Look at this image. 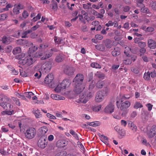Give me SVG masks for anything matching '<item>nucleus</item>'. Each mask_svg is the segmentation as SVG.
Masks as SVG:
<instances>
[{
    "mask_svg": "<svg viewBox=\"0 0 156 156\" xmlns=\"http://www.w3.org/2000/svg\"><path fill=\"white\" fill-rule=\"evenodd\" d=\"M61 85L63 87V89L66 88V87H68L71 84L70 81L68 79L64 80L62 82Z\"/></svg>",
    "mask_w": 156,
    "mask_h": 156,
    "instance_id": "6ab92c4d",
    "label": "nucleus"
},
{
    "mask_svg": "<svg viewBox=\"0 0 156 156\" xmlns=\"http://www.w3.org/2000/svg\"><path fill=\"white\" fill-rule=\"evenodd\" d=\"M130 105V103L128 101H125L122 103L120 109L123 111L122 113V116L124 117L126 115L128 112L127 108L129 107Z\"/></svg>",
    "mask_w": 156,
    "mask_h": 156,
    "instance_id": "6e6552de",
    "label": "nucleus"
},
{
    "mask_svg": "<svg viewBox=\"0 0 156 156\" xmlns=\"http://www.w3.org/2000/svg\"><path fill=\"white\" fill-rule=\"evenodd\" d=\"M113 22L111 21H109L108 23H106L105 25L107 27L110 26H112L113 25Z\"/></svg>",
    "mask_w": 156,
    "mask_h": 156,
    "instance_id": "0e129e2a",
    "label": "nucleus"
},
{
    "mask_svg": "<svg viewBox=\"0 0 156 156\" xmlns=\"http://www.w3.org/2000/svg\"><path fill=\"white\" fill-rule=\"evenodd\" d=\"M2 41L3 43L8 44L9 43V38L4 36L2 37Z\"/></svg>",
    "mask_w": 156,
    "mask_h": 156,
    "instance_id": "473e14b6",
    "label": "nucleus"
},
{
    "mask_svg": "<svg viewBox=\"0 0 156 156\" xmlns=\"http://www.w3.org/2000/svg\"><path fill=\"white\" fill-rule=\"evenodd\" d=\"M101 106L99 105L96 106L94 107L92 109L94 112H98L101 109Z\"/></svg>",
    "mask_w": 156,
    "mask_h": 156,
    "instance_id": "58836bf2",
    "label": "nucleus"
},
{
    "mask_svg": "<svg viewBox=\"0 0 156 156\" xmlns=\"http://www.w3.org/2000/svg\"><path fill=\"white\" fill-rule=\"evenodd\" d=\"M18 41L23 44H26L28 43V41L25 39H20L18 40Z\"/></svg>",
    "mask_w": 156,
    "mask_h": 156,
    "instance_id": "680f3d73",
    "label": "nucleus"
},
{
    "mask_svg": "<svg viewBox=\"0 0 156 156\" xmlns=\"http://www.w3.org/2000/svg\"><path fill=\"white\" fill-rule=\"evenodd\" d=\"M115 129L118 133L119 134L121 138L122 136H124L126 135L125 131L120 128L119 126H116L115 128Z\"/></svg>",
    "mask_w": 156,
    "mask_h": 156,
    "instance_id": "2eb2a0df",
    "label": "nucleus"
},
{
    "mask_svg": "<svg viewBox=\"0 0 156 156\" xmlns=\"http://www.w3.org/2000/svg\"><path fill=\"white\" fill-rule=\"evenodd\" d=\"M33 112L36 118H40L42 117V114H41L39 110L38 109L35 110H33Z\"/></svg>",
    "mask_w": 156,
    "mask_h": 156,
    "instance_id": "b1692460",
    "label": "nucleus"
},
{
    "mask_svg": "<svg viewBox=\"0 0 156 156\" xmlns=\"http://www.w3.org/2000/svg\"><path fill=\"white\" fill-rule=\"evenodd\" d=\"M142 118L144 121H145L148 119V117L145 114H142Z\"/></svg>",
    "mask_w": 156,
    "mask_h": 156,
    "instance_id": "6e6d98bb",
    "label": "nucleus"
},
{
    "mask_svg": "<svg viewBox=\"0 0 156 156\" xmlns=\"http://www.w3.org/2000/svg\"><path fill=\"white\" fill-rule=\"evenodd\" d=\"M25 94L27 97L30 99L31 98V96L34 95V93L31 92H25Z\"/></svg>",
    "mask_w": 156,
    "mask_h": 156,
    "instance_id": "a19ab883",
    "label": "nucleus"
},
{
    "mask_svg": "<svg viewBox=\"0 0 156 156\" xmlns=\"http://www.w3.org/2000/svg\"><path fill=\"white\" fill-rule=\"evenodd\" d=\"M123 63L126 65L130 64L132 63V61L130 59H127L123 60Z\"/></svg>",
    "mask_w": 156,
    "mask_h": 156,
    "instance_id": "ea45409f",
    "label": "nucleus"
},
{
    "mask_svg": "<svg viewBox=\"0 0 156 156\" xmlns=\"http://www.w3.org/2000/svg\"><path fill=\"white\" fill-rule=\"evenodd\" d=\"M86 94L85 92H83V93L80 94V101L82 103V102L81 101L82 100H84V98H85V97Z\"/></svg>",
    "mask_w": 156,
    "mask_h": 156,
    "instance_id": "a18cd8bd",
    "label": "nucleus"
},
{
    "mask_svg": "<svg viewBox=\"0 0 156 156\" xmlns=\"http://www.w3.org/2000/svg\"><path fill=\"white\" fill-rule=\"evenodd\" d=\"M34 58V59L29 55L28 56L27 55L23 59L19 61V64L22 65L27 64L28 66H30L35 61V58Z\"/></svg>",
    "mask_w": 156,
    "mask_h": 156,
    "instance_id": "20e7f679",
    "label": "nucleus"
},
{
    "mask_svg": "<svg viewBox=\"0 0 156 156\" xmlns=\"http://www.w3.org/2000/svg\"><path fill=\"white\" fill-rule=\"evenodd\" d=\"M131 71L134 73L136 74L139 73V71L138 69L134 67H132L131 68Z\"/></svg>",
    "mask_w": 156,
    "mask_h": 156,
    "instance_id": "49530a36",
    "label": "nucleus"
},
{
    "mask_svg": "<svg viewBox=\"0 0 156 156\" xmlns=\"http://www.w3.org/2000/svg\"><path fill=\"white\" fill-rule=\"evenodd\" d=\"M48 131L47 128L46 126H43L40 128L39 129V132L42 136L46 133Z\"/></svg>",
    "mask_w": 156,
    "mask_h": 156,
    "instance_id": "5701e85b",
    "label": "nucleus"
},
{
    "mask_svg": "<svg viewBox=\"0 0 156 156\" xmlns=\"http://www.w3.org/2000/svg\"><path fill=\"white\" fill-rule=\"evenodd\" d=\"M151 73L149 72L145 73L144 74V78L146 80H149L150 79Z\"/></svg>",
    "mask_w": 156,
    "mask_h": 156,
    "instance_id": "f704fd0d",
    "label": "nucleus"
},
{
    "mask_svg": "<svg viewBox=\"0 0 156 156\" xmlns=\"http://www.w3.org/2000/svg\"><path fill=\"white\" fill-rule=\"evenodd\" d=\"M13 5L10 4H9L7 5L5 8L4 9V10L5 11H8L9 8H12Z\"/></svg>",
    "mask_w": 156,
    "mask_h": 156,
    "instance_id": "052dcab7",
    "label": "nucleus"
},
{
    "mask_svg": "<svg viewBox=\"0 0 156 156\" xmlns=\"http://www.w3.org/2000/svg\"><path fill=\"white\" fill-rule=\"evenodd\" d=\"M26 137L29 139H31L35 137L36 134V130L33 127H30L27 129L25 133Z\"/></svg>",
    "mask_w": 156,
    "mask_h": 156,
    "instance_id": "39448f33",
    "label": "nucleus"
},
{
    "mask_svg": "<svg viewBox=\"0 0 156 156\" xmlns=\"http://www.w3.org/2000/svg\"><path fill=\"white\" fill-rule=\"evenodd\" d=\"M95 82L94 80H92L89 86V90H92L95 87Z\"/></svg>",
    "mask_w": 156,
    "mask_h": 156,
    "instance_id": "e433bc0d",
    "label": "nucleus"
},
{
    "mask_svg": "<svg viewBox=\"0 0 156 156\" xmlns=\"http://www.w3.org/2000/svg\"><path fill=\"white\" fill-rule=\"evenodd\" d=\"M1 101L3 102L0 103V105L4 109L6 110H10L12 108L13 106L10 104L7 103L8 100L6 96H4L1 99Z\"/></svg>",
    "mask_w": 156,
    "mask_h": 156,
    "instance_id": "7ed1b4c3",
    "label": "nucleus"
},
{
    "mask_svg": "<svg viewBox=\"0 0 156 156\" xmlns=\"http://www.w3.org/2000/svg\"><path fill=\"white\" fill-rule=\"evenodd\" d=\"M143 107L142 104L139 102H136L133 106L134 108L136 109H137L139 108H142Z\"/></svg>",
    "mask_w": 156,
    "mask_h": 156,
    "instance_id": "4c0bfd02",
    "label": "nucleus"
},
{
    "mask_svg": "<svg viewBox=\"0 0 156 156\" xmlns=\"http://www.w3.org/2000/svg\"><path fill=\"white\" fill-rule=\"evenodd\" d=\"M63 87L62 86L61 83L58 85L57 87L55 89V90L57 92H60V91L64 89Z\"/></svg>",
    "mask_w": 156,
    "mask_h": 156,
    "instance_id": "2f4dec72",
    "label": "nucleus"
},
{
    "mask_svg": "<svg viewBox=\"0 0 156 156\" xmlns=\"http://www.w3.org/2000/svg\"><path fill=\"white\" fill-rule=\"evenodd\" d=\"M54 41L56 43L59 44L60 43L61 40L60 38H58L57 37L55 36L54 37Z\"/></svg>",
    "mask_w": 156,
    "mask_h": 156,
    "instance_id": "e2e57ef3",
    "label": "nucleus"
},
{
    "mask_svg": "<svg viewBox=\"0 0 156 156\" xmlns=\"http://www.w3.org/2000/svg\"><path fill=\"white\" fill-rule=\"evenodd\" d=\"M64 72L68 76H71L73 75L74 71V69L72 67L68 66H65L64 69Z\"/></svg>",
    "mask_w": 156,
    "mask_h": 156,
    "instance_id": "9d476101",
    "label": "nucleus"
},
{
    "mask_svg": "<svg viewBox=\"0 0 156 156\" xmlns=\"http://www.w3.org/2000/svg\"><path fill=\"white\" fill-rule=\"evenodd\" d=\"M104 85V82L102 81H98L96 84V87L98 88H101Z\"/></svg>",
    "mask_w": 156,
    "mask_h": 156,
    "instance_id": "c756f323",
    "label": "nucleus"
},
{
    "mask_svg": "<svg viewBox=\"0 0 156 156\" xmlns=\"http://www.w3.org/2000/svg\"><path fill=\"white\" fill-rule=\"evenodd\" d=\"M95 76L99 79H104L105 77V74L99 71L97 72L96 73H95Z\"/></svg>",
    "mask_w": 156,
    "mask_h": 156,
    "instance_id": "412c9836",
    "label": "nucleus"
},
{
    "mask_svg": "<svg viewBox=\"0 0 156 156\" xmlns=\"http://www.w3.org/2000/svg\"><path fill=\"white\" fill-rule=\"evenodd\" d=\"M111 43L112 41L110 40L106 39L105 42V45L107 48H111L112 46Z\"/></svg>",
    "mask_w": 156,
    "mask_h": 156,
    "instance_id": "a878e982",
    "label": "nucleus"
},
{
    "mask_svg": "<svg viewBox=\"0 0 156 156\" xmlns=\"http://www.w3.org/2000/svg\"><path fill=\"white\" fill-rule=\"evenodd\" d=\"M51 68V64L49 62H47L42 65L38 64L34 67L35 70H41L43 73H49Z\"/></svg>",
    "mask_w": 156,
    "mask_h": 156,
    "instance_id": "f257e3e1",
    "label": "nucleus"
},
{
    "mask_svg": "<svg viewBox=\"0 0 156 156\" xmlns=\"http://www.w3.org/2000/svg\"><path fill=\"white\" fill-rule=\"evenodd\" d=\"M93 77V72H90L88 75V81H92Z\"/></svg>",
    "mask_w": 156,
    "mask_h": 156,
    "instance_id": "de8ad7c7",
    "label": "nucleus"
},
{
    "mask_svg": "<svg viewBox=\"0 0 156 156\" xmlns=\"http://www.w3.org/2000/svg\"><path fill=\"white\" fill-rule=\"evenodd\" d=\"M95 47L97 49L102 51H104L105 49V46L102 44L97 45H96Z\"/></svg>",
    "mask_w": 156,
    "mask_h": 156,
    "instance_id": "7c9ffc66",
    "label": "nucleus"
},
{
    "mask_svg": "<svg viewBox=\"0 0 156 156\" xmlns=\"http://www.w3.org/2000/svg\"><path fill=\"white\" fill-rule=\"evenodd\" d=\"M52 54L53 53L52 52H50L48 53L43 52L42 53L39 54V55L41 56H42L41 59V60H44L51 57L52 55Z\"/></svg>",
    "mask_w": 156,
    "mask_h": 156,
    "instance_id": "4468645a",
    "label": "nucleus"
},
{
    "mask_svg": "<svg viewBox=\"0 0 156 156\" xmlns=\"http://www.w3.org/2000/svg\"><path fill=\"white\" fill-rule=\"evenodd\" d=\"M60 143H61L63 146L62 147H64L66 146L68 144V141H67L62 140L60 141Z\"/></svg>",
    "mask_w": 156,
    "mask_h": 156,
    "instance_id": "603ef678",
    "label": "nucleus"
},
{
    "mask_svg": "<svg viewBox=\"0 0 156 156\" xmlns=\"http://www.w3.org/2000/svg\"><path fill=\"white\" fill-rule=\"evenodd\" d=\"M148 47L151 49H154L156 47V42L152 39H149L148 42Z\"/></svg>",
    "mask_w": 156,
    "mask_h": 156,
    "instance_id": "a211bd4d",
    "label": "nucleus"
},
{
    "mask_svg": "<svg viewBox=\"0 0 156 156\" xmlns=\"http://www.w3.org/2000/svg\"><path fill=\"white\" fill-rule=\"evenodd\" d=\"M156 134V125L152 126L148 134V137L152 138Z\"/></svg>",
    "mask_w": 156,
    "mask_h": 156,
    "instance_id": "ddd939ff",
    "label": "nucleus"
},
{
    "mask_svg": "<svg viewBox=\"0 0 156 156\" xmlns=\"http://www.w3.org/2000/svg\"><path fill=\"white\" fill-rule=\"evenodd\" d=\"M64 59V55L62 54L58 55L56 57L55 61L57 62H62Z\"/></svg>",
    "mask_w": 156,
    "mask_h": 156,
    "instance_id": "aec40b11",
    "label": "nucleus"
},
{
    "mask_svg": "<svg viewBox=\"0 0 156 156\" xmlns=\"http://www.w3.org/2000/svg\"><path fill=\"white\" fill-rule=\"evenodd\" d=\"M51 3L52 4H50V5L52 6V9L55 11H56L58 8L57 2L55 0H52Z\"/></svg>",
    "mask_w": 156,
    "mask_h": 156,
    "instance_id": "4be33fe9",
    "label": "nucleus"
},
{
    "mask_svg": "<svg viewBox=\"0 0 156 156\" xmlns=\"http://www.w3.org/2000/svg\"><path fill=\"white\" fill-rule=\"evenodd\" d=\"M48 142L47 137L45 136H42L38 140L37 145L41 148L44 149L47 146Z\"/></svg>",
    "mask_w": 156,
    "mask_h": 156,
    "instance_id": "423d86ee",
    "label": "nucleus"
},
{
    "mask_svg": "<svg viewBox=\"0 0 156 156\" xmlns=\"http://www.w3.org/2000/svg\"><path fill=\"white\" fill-rule=\"evenodd\" d=\"M90 66L93 68L96 69H100L101 66L99 64L96 62H93L90 64Z\"/></svg>",
    "mask_w": 156,
    "mask_h": 156,
    "instance_id": "72a5a7b5",
    "label": "nucleus"
},
{
    "mask_svg": "<svg viewBox=\"0 0 156 156\" xmlns=\"http://www.w3.org/2000/svg\"><path fill=\"white\" fill-rule=\"evenodd\" d=\"M48 47V46L44 44H41L39 47L40 49H43Z\"/></svg>",
    "mask_w": 156,
    "mask_h": 156,
    "instance_id": "338daca9",
    "label": "nucleus"
},
{
    "mask_svg": "<svg viewBox=\"0 0 156 156\" xmlns=\"http://www.w3.org/2000/svg\"><path fill=\"white\" fill-rule=\"evenodd\" d=\"M46 115L48 118H50L51 119H56V118L55 116L50 114V113H47Z\"/></svg>",
    "mask_w": 156,
    "mask_h": 156,
    "instance_id": "5fc2aeb1",
    "label": "nucleus"
},
{
    "mask_svg": "<svg viewBox=\"0 0 156 156\" xmlns=\"http://www.w3.org/2000/svg\"><path fill=\"white\" fill-rule=\"evenodd\" d=\"M7 17V15L6 14H2L0 16V20H4Z\"/></svg>",
    "mask_w": 156,
    "mask_h": 156,
    "instance_id": "c03bdc74",
    "label": "nucleus"
},
{
    "mask_svg": "<svg viewBox=\"0 0 156 156\" xmlns=\"http://www.w3.org/2000/svg\"><path fill=\"white\" fill-rule=\"evenodd\" d=\"M13 12L15 14H18L20 13V9H23V6L19 3L18 5L15 4L14 6Z\"/></svg>",
    "mask_w": 156,
    "mask_h": 156,
    "instance_id": "9b49d317",
    "label": "nucleus"
},
{
    "mask_svg": "<svg viewBox=\"0 0 156 156\" xmlns=\"http://www.w3.org/2000/svg\"><path fill=\"white\" fill-rule=\"evenodd\" d=\"M38 23H41V21H38L37 22V24L31 28L32 31H35L39 27Z\"/></svg>",
    "mask_w": 156,
    "mask_h": 156,
    "instance_id": "09e8293b",
    "label": "nucleus"
},
{
    "mask_svg": "<svg viewBox=\"0 0 156 156\" xmlns=\"http://www.w3.org/2000/svg\"><path fill=\"white\" fill-rule=\"evenodd\" d=\"M12 49V47L11 46H8L6 49V52L7 53H9L11 52Z\"/></svg>",
    "mask_w": 156,
    "mask_h": 156,
    "instance_id": "4d7b16f0",
    "label": "nucleus"
},
{
    "mask_svg": "<svg viewBox=\"0 0 156 156\" xmlns=\"http://www.w3.org/2000/svg\"><path fill=\"white\" fill-rule=\"evenodd\" d=\"M95 38L99 40H101L103 38V36L101 34H97L95 36Z\"/></svg>",
    "mask_w": 156,
    "mask_h": 156,
    "instance_id": "13d9d810",
    "label": "nucleus"
},
{
    "mask_svg": "<svg viewBox=\"0 0 156 156\" xmlns=\"http://www.w3.org/2000/svg\"><path fill=\"white\" fill-rule=\"evenodd\" d=\"M21 51V49L19 47H16L14 48L12 50V52L14 55H16L20 53Z\"/></svg>",
    "mask_w": 156,
    "mask_h": 156,
    "instance_id": "393cba45",
    "label": "nucleus"
},
{
    "mask_svg": "<svg viewBox=\"0 0 156 156\" xmlns=\"http://www.w3.org/2000/svg\"><path fill=\"white\" fill-rule=\"evenodd\" d=\"M88 125L93 126H97L100 125V122L99 121H95L92 122H88L87 123Z\"/></svg>",
    "mask_w": 156,
    "mask_h": 156,
    "instance_id": "c85d7f7f",
    "label": "nucleus"
},
{
    "mask_svg": "<svg viewBox=\"0 0 156 156\" xmlns=\"http://www.w3.org/2000/svg\"><path fill=\"white\" fill-rule=\"evenodd\" d=\"M150 6L154 10L156 11V2L152 1L150 2Z\"/></svg>",
    "mask_w": 156,
    "mask_h": 156,
    "instance_id": "c9c22d12",
    "label": "nucleus"
},
{
    "mask_svg": "<svg viewBox=\"0 0 156 156\" xmlns=\"http://www.w3.org/2000/svg\"><path fill=\"white\" fill-rule=\"evenodd\" d=\"M109 93V90L107 88L104 90L98 91L96 94L95 101L98 102H100L102 101L105 98L108 94Z\"/></svg>",
    "mask_w": 156,
    "mask_h": 156,
    "instance_id": "f03ea898",
    "label": "nucleus"
},
{
    "mask_svg": "<svg viewBox=\"0 0 156 156\" xmlns=\"http://www.w3.org/2000/svg\"><path fill=\"white\" fill-rule=\"evenodd\" d=\"M94 93L93 92H89L87 94V96L84 98V100H82L81 101L82 103H85L88 100L92 97Z\"/></svg>",
    "mask_w": 156,
    "mask_h": 156,
    "instance_id": "f3484780",
    "label": "nucleus"
},
{
    "mask_svg": "<svg viewBox=\"0 0 156 156\" xmlns=\"http://www.w3.org/2000/svg\"><path fill=\"white\" fill-rule=\"evenodd\" d=\"M51 97L53 99L59 100V95L55 94H51Z\"/></svg>",
    "mask_w": 156,
    "mask_h": 156,
    "instance_id": "8fccbe9b",
    "label": "nucleus"
},
{
    "mask_svg": "<svg viewBox=\"0 0 156 156\" xmlns=\"http://www.w3.org/2000/svg\"><path fill=\"white\" fill-rule=\"evenodd\" d=\"M84 88V87L82 85H78V86H75L74 91L76 94H79L83 91Z\"/></svg>",
    "mask_w": 156,
    "mask_h": 156,
    "instance_id": "dca6fc26",
    "label": "nucleus"
},
{
    "mask_svg": "<svg viewBox=\"0 0 156 156\" xmlns=\"http://www.w3.org/2000/svg\"><path fill=\"white\" fill-rule=\"evenodd\" d=\"M83 80V75L82 74L78 73L73 79V84L75 86L82 85Z\"/></svg>",
    "mask_w": 156,
    "mask_h": 156,
    "instance_id": "0eeeda50",
    "label": "nucleus"
},
{
    "mask_svg": "<svg viewBox=\"0 0 156 156\" xmlns=\"http://www.w3.org/2000/svg\"><path fill=\"white\" fill-rule=\"evenodd\" d=\"M114 109V105L111 103L109 104L105 108L104 112L108 113H111L113 112Z\"/></svg>",
    "mask_w": 156,
    "mask_h": 156,
    "instance_id": "f8f14e48",
    "label": "nucleus"
},
{
    "mask_svg": "<svg viewBox=\"0 0 156 156\" xmlns=\"http://www.w3.org/2000/svg\"><path fill=\"white\" fill-rule=\"evenodd\" d=\"M39 74L38 73H36L34 75V76L35 77H37L38 79H39L41 77V71L39 70Z\"/></svg>",
    "mask_w": 156,
    "mask_h": 156,
    "instance_id": "69168bd1",
    "label": "nucleus"
},
{
    "mask_svg": "<svg viewBox=\"0 0 156 156\" xmlns=\"http://www.w3.org/2000/svg\"><path fill=\"white\" fill-rule=\"evenodd\" d=\"M29 16V14L26 11H24L22 13V16L25 19Z\"/></svg>",
    "mask_w": 156,
    "mask_h": 156,
    "instance_id": "864d4df0",
    "label": "nucleus"
},
{
    "mask_svg": "<svg viewBox=\"0 0 156 156\" xmlns=\"http://www.w3.org/2000/svg\"><path fill=\"white\" fill-rule=\"evenodd\" d=\"M83 7L85 9H91L92 8V7L88 6L87 4H83Z\"/></svg>",
    "mask_w": 156,
    "mask_h": 156,
    "instance_id": "774afa93",
    "label": "nucleus"
},
{
    "mask_svg": "<svg viewBox=\"0 0 156 156\" xmlns=\"http://www.w3.org/2000/svg\"><path fill=\"white\" fill-rule=\"evenodd\" d=\"M13 100L15 102L16 105H18L19 106L20 105V103L19 99L13 97Z\"/></svg>",
    "mask_w": 156,
    "mask_h": 156,
    "instance_id": "bf43d9fd",
    "label": "nucleus"
},
{
    "mask_svg": "<svg viewBox=\"0 0 156 156\" xmlns=\"http://www.w3.org/2000/svg\"><path fill=\"white\" fill-rule=\"evenodd\" d=\"M54 78L53 75L51 74H48L45 78L44 82L45 83L50 84V87L53 88L55 87L54 83L52 82Z\"/></svg>",
    "mask_w": 156,
    "mask_h": 156,
    "instance_id": "1a4fd4ad",
    "label": "nucleus"
},
{
    "mask_svg": "<svg viewBox=\"0 0 156 156\" xmlns=\"http://www.w3.org/2000/svg\"><path fill=\"white\" fill-rule=\"evenodd\" d=\"M66 154V151L60 152L56 154L55 156H65Z\"/></svg>",
    "mask_w": 156,
    "mask_h": 156,
    "instance_id": "3c124183",
    "label": "nucleus"
},
{
    "mask_svg": "<svg viewBox=\"0 0 156 156\" xmlns=\"http://www.w3.org/2000/svg\"><path fill=\"white\" fill-rule=\"evenodd\" d=\"M118 49L117 48H115L114 50L112 51V53L113 56H117L120 54V51L118 50Z\"/></svg>",
    "mask_w": 156,
    "mask_h": 156,
    "instance_id": "cd10ccee",
    "label": "nucleus"
},
{
    "mask_svg": "<svg viewBox=\"0 0 156 156\" xmlns=\"http://www.w3.org/2000/svg\"><path fill=\"white\" fill-rule=\"evenodd\" d=\"M27 54H25L24 53H21L20 54L17 55L16 56V58L20 60V61L21 60L23 59L25 57L27 56Z\"/></svg>",
    "mask_w": 156,
    "mask_h": 156,
    "instance_id": "bb28decb",
    "label": "nucleus"
},
{
    "mask_svg": "<svg viewBox=\"0 0 156 156\" xmlns=\"http://www.w3.org/2000/svg\"><path fill=\"white\" fill-rule=\"evenodd\" d=\"M138 44V46L141 48H144L146 46V43L142 41L139 42Z\"/></svg>",
    "mask_w": 156,
    "mask_h": 156,
    "instance_id": "37998d69",
    "label": "nucleus"
},
{
    "mask_svg": "<svg viewBox=\"0 0 156 156\" xmlns=\"http://www.w3.org/2000/svg\"><path fill=\"white\" fill-rule=\"evenodd\" d=\"M70 133L76 139L78 140H79V138L78 137L77 134L75 133V132L72 130H71L70 131Z\"/></svg>",
    "mask_w": 156,
    "mask_h": 156,
    "instance_id": "79ce46f5",
    "label": "nucleus"
}]
</instances>
